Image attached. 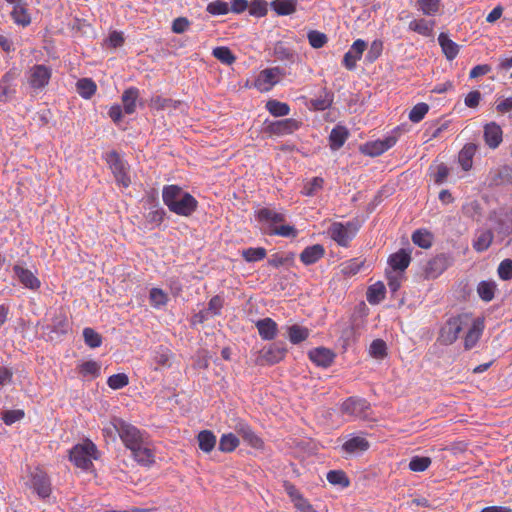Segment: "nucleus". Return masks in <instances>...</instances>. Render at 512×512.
<instances>
[{
    "mask_svg": "<svg viewBox=\"0 0 512 512\" xmlns=\"http://www.w3.org/2000/svg\"><path fill=\"white\" fill-rule=\"evenodd\" d=\"M255 218L262 225L261 230L266 235L292 238L298 235V231L294 226L285 224V214L275 209L263 207L256 211Z\"/></svg>",
    "mask_w": 512,
    "mask_h": 512,
    "instance_id": "f257e3e1",
    "label": "nucleus"
},
{
    "mask_svg": "<svg viewBox=\"0 0 512 512\" xmlns=\"http://www.w3.org/2000/svg\"><path fill=\"white\" fill-rule=\"evenodd\" d=\"M162 198L168 209L180 216H191L198 207V201L188 192H183L177 185L163 188Z\"/></svg>",
    "mask_w": 512,
    "mask_h": 512,
    "instance_id": "f03ea898",
    "label": "nucleus"
},
{
    "mask_svg": "<svg viewBox=\"0 0 512 512\" xmlns=\"http://www.w3.org/2000/svg\"><path fill=\"white\" fill-rule=\"evenodd\" d=\"M113 430L117 432L123 444L129 450L143 443L144 439L147 438L145 432L118 417L112 418L111 427H107L103 431L107 434H111Z\"/></svg>",
    "mask_w": 512,
    "mask_h": 512,
    "instance_id": "7ed1b4c3",
    "label": "nucleus"
},
{
    "mask_svg": "<svg viewBox=\"0 0 512 512\" xmlns=\"http://www.w3.org/2000/svg\"><path fill=\"white\" fill-rule=\"evenodd\" d=\"M467 324V315H458L449 318L445 325L440 329L437 339L438 342L443 345L453 344L457 340L459 333L463 330L464 326H467Z\"/></svg>",
    "mask_w": 512,
    "mask_h": 512,
    "instance_id": "20e7f679",
    "label": "nucleus"
},
{
    "mask_svg": "<svg viewBox=\"0 0 512 512\" xmlns=\"http://www.w3.org/2000/svg\"><path fill=\"white\" fill-rule=\"evenodd\" d=\"M287 351L284 341L273 342L259 351L256 362L261 366L277 364L285 358Z\"/></svg>",
    "mask_w": 512,
    "mask_h": 512,
    "instance_id": "39448f33",
    "label": "nucleus"
},
{
    "mask_svg": "<svg viewBox=\"0 0 512 512\" xmlns=\"http://www.w3.org/2000/svg\"><path fill=\"white\" fill-rule=\"evenodd\" d=\"M96 445L88 441L82 445L78 444L70 451V460L79 468L88 469L92 466L91 458L96 459Z\"/></svg>",
    "mask_w": 512,
    "mask_h": 512,
    "instance_id": "423d86ee",
    "label": "nucleus"
},
{
    "mask_svg": "<svg viewBox=\"0 0 512 512\" xmlns=\"http://www.w3.org/2000/svg\"><path fill=\"white\" fill-rule=\"evenodd\" d=\"M358 230L354 222H347L345 225L339 222L333 223L329 228L331 238L340 246L347 247Z\"/></svg>",
    "mask_w": 512,
    "mask_h": 512,
    "instance_id": "0eeeda50",
    "label": "nucleus"
},
{
    "mask_svg": "<svg viewBox=\"0 0 512 512\" xmlns=\"http://www.w3.org/2000/svg\"><path fill=\"white\" fill-rule=\"evenodd\" d=\"M106 162L109 165L116 181L123 187H128L131 183L126 170V165L116 151H111L106 156Z\"/></svg>",
    "mask_w": 512,
    "mask_h": 512,
    "instance_id": "6e6552de",
    "label": "nucleus"
},
{
    "mask_svg": "<svg viewBox=\"0 0 512 512\" xmlns=\"http://www.w3.org/2000/svg\"><path fill=\"white\" fill-rule=\"evenodd\" d=\"M452 258L445 253H441L430 259L425 268V276L428 279H435L440 276L450 265Z\"/></svg>",
    "mask_w": 512,
    "mask_h": 512,
    "instance_id": "1a4fd4ad",
    "label": "nucleus"
},
{
    "mask_svg": "<svg viewBox=\"0 0 512 512\" xmlns=\"http://www.w3.org/2000/svg\"><path fill=\"white\" fill-rule=\"evenodd\" d=\"M51 69L43 64H36L30 69L28 82L34 89H41L48 85L51 78Z\"/></svg>",
    "mask_w": 512,
    "mask_h": 512,
    "instance_id": "9d476101",
    "label": "nucleus"
},
{
    "mask_svg": "<svg viewBox=\"0 0 512 512\" xmlns=\"http://www.w3.org/2000/svg\"><path fill=\"white\" fill-rule=\"evenodd\" d=\"M300 125L301 122L293 118H287L269 123L266 126L265 131L271 135H287L296 131Z\"/></svg>",
    "mask_w": 512,
    "mask_h": 512,
    "instance_id": "9b49d317",
    "label": "nucleus"
},
{
    "mask_svg": "<svg viewBox=\"0 0 512 512\" xmlns=\"http://www.w3.org/2000/svg\"><path fill=\"white\" fill-rule=\"evenodd\" d=\"M367 48V43L362 39H357L352 44L349 51L344 54L343 65L348 70H353L356 67V63L361 59L363 52Z\"/></svg>",
    "mask_w": 512,
    "mask_h": 512,
    "instance_id": "f8f14e48",
    "label": "nucleus"
},
{
    "mask_svg": "<svg viewBox=\"0 0 512 512\" xmlns=\"http://www.w3.org/2000/svg\"><path fill=\"white\" fill-rule=\"evenodd\" d=\"M483 138L490 149H496L503 141V131L499 124L490 122L484 125Z\"/></svg>",
    "mask_w": 512,
    "mask_h": 512,
    "instance_id": "ddd939ff",
    "label": "nucleus"
},
{
    "mask_svg": "<svg viewBox=\"0 0 512 512\" xmlns=\"http://www.w3.org/2000/svg\"><path fill=\"white\" fill-rule=\"evenodd\" d=\"M370 404L365 399L350 397L342 404V411L344 413L354 415L361 418L368 416Z\"/></svg>",
    "mask_w": 512,
    "mask_h": 512,
    "instance_id": "4468645a",
    "label": "nucleus"
},
{
    "mask_svg": "<svg viewBox=\"0 0 512 512\" xmlns=\"http://www.w3.org/2000/svg\"><path fill=\"white\" fill-rule=\"evenodd\" d=\"M132 456L136 462L143 466H150L154 463V452L149 447L148 437L144 439L143 443L131 448Z\"/></svg>",
    "mask_w": 512,
    "mask_h": 512,
    "instance_id": "2eb2a0df",
    "label": "nucleus"
},
{
    "mask_svg": "<svg viewBox=\"0 0 512 512\" xmlns=\"http://www.w3.org/2000/svg\"><path fill=\"white\" fill-rule=\"evenodd\" d=\"M308 356L313 363L323 368L331 366L335 358L333 351L325 347L310 350Z\"/></svg>",
    "mask_w": 512,
    "mask_h": 512,
    "instance_id": "dca6fc26",
    "label": "nucleus"
},
{
    "mask_svg": "<svg viewBox=\"0 0 512 512\" xmlns=\"http://www.w3.org/2000/svg\"><path fill=\"white\" fill-rule=\"evenodd\" d=\"M256 328L260 337L266 341L275 339L278 334L277 323L269 317L258 320L256 322Z\"/></svg>",
    "mask_w": 512,
    "mask_h": 512,
    "instance_id": "f3484780",
    "label": "nucleus"
},
{
    "mask_svg": "<svg viewBox=\"0 0 512 512\" xmlns=\"http://www.w3.org/2000/svg\"><path fill=\"white\" fill-rule=\"evenodd\" d=\"M396 142L397 138L395 136H388L383 140H377L375 142L366 144L364 151L370 156H379L393 147Z\"/></svg>",
    "mask_w": 512,
    "mask_h": 512,
    "instance_id": "a211bd4d",
    "label": "nucleus"
},
{
    "mask_svg": "<svg viewBox=\"0 0 512 512\" xmlns=\"http://www.w3.org/2000/svg\"><path fill=\"white\" fill-rule=\"evenodd\" d=\"M13 271L20 283L23 284L26 288L36 290L40 287L39 279L30 270L20 265H15L13 267Z\"/></svg>",
    "mask_w": 512,
    "mask_h": 512,
    "instance_id": "6ab92c4d",
    "label": "nucleus"
},
{
    "mask_svg": "<svg viewBox=\"0 0 512 512\" xmlns=\"http://www.w3.org/2000/svg\"><path fill=\"white\" fill-rule=\"evenodd\" d=\"M411 262L410 252L400 249L396 253L389 256L388 264L393 271L404 272Z\"/></svg>",
    "mask_w": 512,
    "mask_h": 512,
    "instance_id": "aec40b11",
    "label": "nucleus"
},
{
    "mask_svg": "<svg viewBox=\"0 0 512 512\" xmlns=\"http://www.w3.org/2000/svg\"><path fill=\"white\" fill-rule=\"evenodd\" d=\"M325 254V249L321 244H315L306 247L300 254V260L305 265H312L320 260Z\"/></svg>",
    "mask_w": 512,
    "mask_h": 512,
    "instance_id": "412c9836",
    "label": "nucleus"
},
{
    "mask_svg": "<svg viewBox=\"0 0 512 512\" xmlns=\"http://www.w3.org/2000/svg\"><path fill=\"white\" fill-rule=\"evenodd\" d=\"M348 137L349 131L345 126H335L329 135L330 148L332 150H339L344 145Z\"/></svg>",
    "mask_w": 512,
    "mask_h": 512,
    "instance_id": "4be33fe9",
    "label": "nucleus"
},
{
    "mask_svg": "<svg viewBox=\"0 0 512 512\" xmlns=\"http://www.w3.org/2000/svg\"><path fill=\"white\" fill-rule=\"evenodd\" d=\"M139 94V89L136 87H129L123 92L121 99L126 114H133L135 112Z\"/></svg>",
    "mask_w": 512,
    "mask_h": 512,
    "instance_id": "5701e85b",
    "label": "nucleus"
},
{
    "mask_svg": "<svg viewBox=\"0 0 512 512\" xmlns=\"http://www.w3.org/2000/svg\"><path fill=\"white\" fill-rule=\"evenodd\" d=\"M370 447L369 442L360 436H355L344 442L342 449L348 454L364 452Z\"/></svg>",
    "mask_w": 512,
    "mask_h": 512,
    "instance_id": "b1692460",
    "label": "nucleus"
},
{
    "mask_svg": "<svg viewBox=\"0 0 512 512\" xmlns=\"http://www.w3.org/2000/svg\"><path fill=\"white\" fill-rule=\"evenodd\" d=\"M483 330V322L475 320L472 327L468 330L464 338V347L466 350L472 349L480 339Z\"/></svg>",
    "mask_w": 512,
    "mask_h": 512,
    "instance_id": "393cba45",
    "label": "nucleus"
},
{
    "mask_svg": "<svg viewBox=\"0 0 512 512\" xmlns=\"http://www.w3.org/2000/svg\"><path fill=\"white\" fill-rule=\"evenodd\" d=\"M438 42L448 60L456 58L459 52V45L452 41L447 34L440 33L438 36Z\"/></svg>",
    "mask_w": 512,
    "mask_h": 512,
    "instance_id": "a878e982",
    "label": "nucleus"
},
{
    "mask_svg": "<svg viewBox=\"0 0 512 512\" xmlns=\"http://www.w3.org/2000/svg\"><path fill=\"white\" fill-rule=\"evenodd\" d=\"M199 449L205 453L211 452L217 443L216 436L211 430H202L197 435Z\"/></svg>",
    "mask_w": 512,
    "mask_h": 512,
    "instance_id": "bb28decb",
    "label": "nucleus"
},
{
    "mask_svg": "<svg viewBox=\"0 0 512 512\" xmlns=\"http://www.w3.org/2000/svg\"><path fill=\"white\" fill-rule=\"evenodd\" d=\"M477 151V145L467 143L459 152L458 160L463 170L468 171L472 167V159Z\"/></svg>",
    "mask_w": 512,
    "mask_h": 512,
    "instance_id": "cd10ccee",
    "label": "nucleus"
},
{
    "mask_svg": "<svg viewBox=\"0 0 512 512\" xmlns=\"http://www.w3.org/2000/svg\"><path fill=\"white\" fill-rule=\"evenodd\" d=\"M493 238L494 235L490 229L480 230L477 232L473 241V248L477 252H483L490 247Z\"/></svg>",
    "mask_w": 512,
    "mask_h": 512,
    "instance_id": "c85d7f7f",
    "label": "nucleus"
},
{
    "mask_svg": "<svg viewBox=\"0 0 512 512\" xmlns=\"http://www.w3.org/2000/svg\"><path fill=\"white\" fill-rule=\"evenodd\" d=\"M32 485L37 494L42 497H48L51 492L49 479L42 473H36L32 477Z\"/></svg>",
    "mask_w": 512,
    "mask_h": 512,
    "instance_id": "c756f323",
    "label": "nucleus"
},
{
    "mask_svg": "<svg viewBox=\"0 0 512 512\" xmlns=\"http://www.w3.org/2000/svg\"><path fill=\"white\" fill-rule=\"evenodd\" d=\"M497 289V285L494 281H481L477 285V293L481 300L484 302H490L495 297V291Z\"/></svg>",
    "mask_w": 512,
    "mask_h": 512,
    "instance_id": "7c9ffc66",
    "label": "nucleus"
},
{
    "mask_svg": "<svg viewBox=\"0 0 512 512\" xmlns=\"http://www.w3.org/2000/svg\"><path fill=\"white\" fill-rule=\"evenodd\" d=\"M76 89L80 96L90 99L96 92L97 86L90 78H81L76 83Z\"/></svg>",
    "mask_w": 512,
    "mask_h": 512,
    "instance_id": "2f4dec72",
    "label": "nucleus"
},
{
    "mask_svg": "<svg viewBox=\"0 0 512 512\" xmlns=\"http://www.w3.org/2000/svg\"><path fill=\"white\" fill-rule=\"evenodd\" d=\"M297 0H274L271 7L278 15H290L296 11Z\"/></svg>",
    "mask_w": 512,
    "mask_h": 512,
    "instance_id": "473e14b6",
    "label": "nucleus"
},
{
    "mask_svg": "<svg viewBox=\"0 0 512 512\" xmlns=\"http://www.w3.org/2000/svg\"><path fill=\"white\" fill-rule=\"evenodd\" d=\"M181 101L173 100L171 98H164L162 96H154L151 98L149 106L155 110H165V109H177Z\"/></svg>",
    "mask_w": 512,
    "mask_h": 512,
    "instance_id": "72a5a7b5",
    "label": "nucleus"
},
{
    "mask_svg": "<svg viewBox=\"0 0 512 512\" xmlns=\"http://www.w3.org/2000/svg\"><path fill=\"white\" fill-rule=\"evenodd\" d=\"M280 73L281 69L279 67L265 69L260 72L257 82L259 85H262V83L267 84L268 87H265L264 89L268 90L277 83L276 77Z\"/></svg>",
    "mask_w": 512,
    "mask_h": 512,
    "instance_id": "f704fd0d",
    "label": "nucleus"
},
{
    "mask_svg": "<svg viewBox=\"0 0 512 512\" xmlns=\"http://www.w3.org/2000/svg\"><path fill=\"white\" fill-rule=\"evenodd\" d=\"M51 327L57 334H66L69 331L70 322L62 310L52 318Z\"/></svg>",
    "mask_w": 512,
    "mask_h": 512,
    "instance_id": "c9c22d12",
    "label": "nucleus"
},
{
    "mask_svg": "<svg viewBox=\"0 0 512 512\" xmlns=\"http://www.w3.org/2000/svg\"><path fill=\"white\" fill-rule=\"evenodd\" d=\"M78 373L83 376L97 378L100 375L101 366L94 360L85 361L77 366Z\"/></svg>",
    "mask_w": 512,
    "mask_h": 512,
    "instance_id": "e433bc0d",
    "label": "nucleus"
},
{
    "mask_svg": "<svg viewBox=\"0 0 512 512\" xmlns=\"http://www.w3.org/2000/svg\"><path fill=\"white\" fill-rule=\"evenodd\" d=\"M385 286L381 282H377L369 286L367 290V300L370 304H378L385 298Z\"/></svg>",
    "mask_w": 512,
    "mask_h": 512,
    "instance_id": "4c0bfd02",
    "label": "nucleus"
},
{
    "mask_svg": "<svg viewBox=\"0 0 512 512\" xmlns=\"http://www.w3.org/2000/svg\"><path fill=\"white\" fill-rule=\"evenodd\" d=\"M309 336V330L306 327L294 324L288 327V338L292 344H299L305 341Z\"/></svg>",
    "mask_w": 512,
    "mask_h": 512,
    "instance_id": "58836bf2",
    "label": "nucleus"
},
{
    "mask_svg": "<svg viewBox=\"0 0 512 512\" xmlns=\"http://www.w3.org/2000/svg\"><path fill=\"white\" fill-rule=\"evenodd\" d=\"M239 439L233 433L223 434L219 441V450L224 453L234 451L239 446Z\"/></svg>",
    "mask_w": 512,
    "mask_h": 512,
    "instance_id": "ea45409f",
    "label": "nucleus"
},
{
    "mask_svg": "<svg viewBox=\"0 0 512 512\" xmlns=\"http://www.w3.org/2000/svg\"><path fill=\"white\" fill-rule=\"evenodd\" d=\"M11 17L16 24L22 25L23 27L28 26L31 23V17L27 12V9L20 4L14 5Z\"/></svg>",
    "mask_w": 512,
    "mask_h": 512,
    "instance_id": "a19ab883",
    "label": "nucleus"
},
{
    "mask_svg": "<svg viewBox=\"0 0 512 512\" xmlns=\"http://www.w3.org/2000/svg\"><path fill=\"white\" fill-rule=\"evenodd\" d=\"M212 55L225 65H232L236 61V56L226 46H219L214 48Z\"/></svg>",
    "mask_w": 512,
    "mask_h": 512,
    "instance_id": "79ce46f5",
    "label": "nucleus"
},
{
    "mask_svg": "<svg viewBox=\"0 0 512 512\" xmlns=\"http://www.w3.org/2000/svg\"><path fill=\"white\" fill-rule=\"evenodd\" d=\"M241 255L246 262H257L266 257L267 251L263 247H250L248 249H244L241 252Z\"/></svg>",
    "mask_w": 512,
    "mask_h": 512,
    "instance_id": "37998d69",
    "label": "nucleus"
},
{
    "mask_svg": "<svg viewBox=\"0 0 512 512\" xmlns=\"http://www.w3.org/2000/svg\"><path fill=\"white\" fill-rule=\"evenodd\" d=\"M327 480L332 485H339L346 488L350 485V480L343 470H331L327 473Z\"/></svg>",
    "mask_w": 512,
    "mask_h": 512,
    "instance_id": "c03bdc74",
    "label": "nucleus"
},
{
    "mask_svg": "<svg viewBox=\"0 0 512 512\" xmlns=\"http://www.w3.org/2000/svg\"><path fill=\"white\" fill-rule=\"evenodd\" d=\"M266 108L275 117L286 116L290 112V107L288 104L277 100H269L266 103Z\"/></svg>",
    "mask_w": 512,
    "mask_h": 512,
    "instance_id": "a18cd8bd",
    "label": "nucleus"
},
{
    "mask_svg": "<svg viewBox=\"0 0 512 512\" xmlns=\"http://www.w3.org/2000/svg\"><path fill=\"white\" fill-rule=\"evenodd\" d=\"M412 241L415 245L427 249L432 245V235L426 230H416L412 234Z\"/></svg>",
    "mask_w": 512,
    "mask_h": 512,
    "instance_id": "49530a36",
    "label": "nucleus"
},
{
    "mask_svg": "<svg viewBox=\"0 0 512 512\" xmlns=\"http://www.w3.org/2000/svg\"><path fill=\"white\" fill-rule=\"evenodd\" d=\"M370 355L375 359H384L387 356V345L382 339H375L369 347Z\"/></svg>",
    "mask_w": 512,
    "mask_h": 512,
    "instance_id": "de8ad7c7",
    "label": "nucleus"
},
{
    "mask_svg": "<svg viewBox=\"0 0 512 512\" xmlns=\"http://www.w3.org/2000/svg\"><path fill=\"white\" fill-rule=\"evenodd\" d=\"M307 38L311 47L315 49L322 48L328 42L327 35L317 30H310Z\"/></svg>",
    "mask_w": 512,
    "mask_h": 512,
    "instance_id": "09e8293b",
    "label": "nucleus"
},
{
    "mask_svg": "<svg viewBox=\"0 0 512 512\" xmlns=\"http://www.w3.org/2000/svg\"><path fill=\"white\" fill-rule=\"evenodd\" d=\"M417 5L423 14L433 16L439 11L440 0H417Z\"/></svg>",
    "mask_w": 512,
    "mask_h": 512,
    "instance_id": "8fccbe9b",
    "label": "nucleus"
},
{
    "mask_svg": "<svg viewBox=\"0 0 512 512\" xmlns=\"http://www.w3.org/2000/svg\"><path fill=\"white\" fill-rule=\"evenodd\" d=\"M429 111L428 104L421 102L416 104L409 113V120L413 123L420 122Z\"/></svg>",
    "mask_w": 512,
    "mask_h": 512,
    "instance_id": "3c124183",
    "label": "nucleus"
},
{
    "mask_svg": "<svg viewBox=\"0 0 512 512\" xmlns=\"http://www.w3.org/2000/svg\"><path fill=\"white\" fill-rule=\"evenodd\" d=\"M150 303L154 307L164 306L168 302L167 294L160 288H152L149 294Z\"/></svg>",
    "mask_w": 512,
    "mask_h": 512,
    "instance_id": "603ef678",
    "label": "nucleus"
},
{
    "mask_svg": "<svg viewBox=\"0 0 512 512\" xmlns=\"http://www.w3.org/2000/svg\"><path fill=\"white\" fill-rule=\"evenodd\" d=\"M268 4L265 0H252L248 3L249 14L255 17H263L267 14Z\"/></svg>",
    "mask_w": 512,
    "mask_h": 512,
    "instance_id": "864d4df0",
    "label": "nucleus"
},
{
    "mask_svg": "<svg viewBox=\"0 0 512 512\" xmlns=\"http://www.w3.org/2000/svg\"><path fill=\"white\" fill-rule=\"evenodd\" d=\"M83 337L85 343L91 348H97L102 343V337L92 328H85L83 330Z\"/></svg>",
    "mask_w": 512,
    "mask_h": 512,
    "instance_id": "5fc2aeb1",
    "label": "nucleus"
},
{
    "mask_svg": "<svg viewBox=\"0 0 512 512\" xmlns=\"http://www.w3.org/2000/svg\"><path fill=\"white\" fill-rule=\"evenodd\" d=\"M324 180L321 177H314L310 181L306 182L303 187L302 193L307 196L315 195L319 190L323 188Z\"/></svg>",
    "mask_w": 512,
    "mask_h": 512,
    "instance_id": "6e6d98bb",
    "label": "nucleus"
},
{
    "mask_svg": "<svg viewBox=\"0 0 512 512\" xmlns=\"http://www.w3.org/2000/svg\"><path fill=\"white\" fill-rule=\"evenodd\" d=\"M129 378L125 373H118L110 376L107 380L108 386L113 390L121 389L127 386Z\"/></svg>",
    "mask_w": 512,
    "mask_h": 512,
    "instance_id": "4d7b16f0",
    "label": "nucleus"
},
{
    "mask_svg": "<svg viewBox=\"0 0 512 512\" xmlns=\"http://www.w3.org/2000/svg\"><path fill=\"white\" fill-rule=\"evenodd\" d=\"M206 11L211 15H225L227 14L230 9L227 2L217 0L214 2H210L207 7Z\"/></svg>",
    "mask_w": 512,
    "mask_h": 512,
    "instance_id": "13d9d810",
    "label": "nucleus"
},
{
    "mask_svg": "<svg viewBox=\"0 0 512 512\" xmlns=\"http://www.w3.org/2000/svg\"><path fill=\"white\" fill-rule=\"evenodd\" d=\"M409 29L423 36H429L432 28L425 19L413 20L409 23Z\"/></svg>",
    "mask_w": 512,
    "mask_h": 512,
    "instance_id": "bf43d9fd",
    "label": "nucleus"
},
{
    "mask_svg": "<svg viewBox=\"0 0 512 512\" xmlns=\"http://www.w3.org/2000/svg\"><path fill=\"white\" fill-rule=\"evenodd\" d=\"M430 464L431 459L429 457L415 456L410 460L409 468L414 472H423L430 466Z\"/></svg>",
    "mask_w": 512,
    "mask_h": 512,
    "instance_id": "052dcab7",
    "label": "nucleus"
},
{
    "mask_svg": "<svg viewBox=\"0 0 512 512\" xmlns=\"http://www.w3.org/2000/svg\"><path fill=\"white\" fill-rule=\"evenodd\" d=\"M363 264H364V262L357 258L351 259L342 264L341 271L344 275H348V276L355 275L360 271Z\"/></svg>",
    "mask_w": 512,
    "mask_h": 512,
    "instance_id": "680f3d73",
    "label": "nucleus"
},
{
    "mask_svg": "<svg viewBox=\"0 0 512 512\" xmlns=\"http://www.w3.org/2000/svg\"><path fill=\"white\" fill-rule=\"evenodd\" d=\"M274 54L276 58L279 60H287L290 62H294L295 59L294 52L280 42L276 44L274 48Z\"/></svg>",
    "mask_w": 512,
    "mask_h": 512,
    "instance_id": "e2e57ef3",
    "label": "nucleus"
},
{
    "mask_svg": "<svg viewBox=\"0 0 512 512\" xmlns=\"http://www.w3.org/2000/svg\"><path fill=\"white\" fill-rule=\"evenodd\" d=\"M382 51H383L382 41L374 40L371 43L370 48L366 54V61L369 63H373L380 57V55L382 54Z\"/></svg>",
    "mask_w": 512,
    "mask_h": 512,
    "instance_id": "0e129e2a",
    "label": "nucleus"
},
{
    "mask_svg": "<svg viewBox=\"0 0 512 512\" xmlns=\"http://www.w3.org/2000/svg\"><path fill=\"white\" fill-rule=\"evenodd\" d=\"M333 102V95L327 91H324V96H320L312 100V105L315 110L323 111L328 109Z\"/></svg>",
    "mask_w": 512,
    "mask_h": 512,
    "instance_id": "69168bd1",
    "label": "nucleus"
},
{
    "mask_svg": "<svg viewBox=\"0 0 512 512\" xmlns=\"http://www.w3.org/2000/svg\"><path fill=\"white\" fill-rule=\"evenodd\" d=\"M498 276L504 281L512 279V260L507 258L500 262L498 269Z\"/></svg>",
    "mask_w": 512,
    "mask_h": 512,
    "instance_id": "338daca9",
    "label": "nucleus"
},
{
    "mask_svg": "<svg viewBox=\"0 0 512 512\" xmlns=\"http://www.w3.org/2000/svg\"><path fill=\"white\" fill-rule=\"evenodd\" d=\"M402 279V272L392 271L387 273L388 287L391 290V292L395 293L399 290V288L401 287Z\"/></svg>",
    "mask_w": 512,
    "mask_h": 512,
    "instance_id": "774afa93",
    "label": "nucleus"
}]
</instances>
